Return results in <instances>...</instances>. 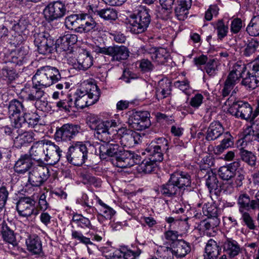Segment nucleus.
<instances>
[{
  "mask_svg": "<svg viewBox=\"0 0 259 259\" xmlns=\"http://www.w3.org/2000/svg\"><path fill=\"white\" fill-rule=\"evenodd\" d=\"M250 210L239 211L241 214V220L244 225L250 230H254L255 228L254 221L249 213Z\"/></svg>",
  "mask_w": 259,
  "mask_h": 259,
  "instance_id": "48",
  "label": "nucleus"
},
{
  "mask_svg": "<svg viewBox=\"0 0 259 259\" xmlns=\"http://www.w3.org/2000/svg\"><path fill=\"white\" fill-rule=\"evenodd\" d=\"M141 161V156L131 151L122 150L119 155L112 159L113 164L120 168H127L139 164Z\"/></svg>",
  "mask_w": 259,
  "mask_h": 259,
  "instance_id": "12",
  "label": "nucleus"
},
{
  "mask_svg": "<svg viewBox=\"0 0 259 259\" xmlns=\"http://www.w3.org/2000/svg\"><path fill=\"white\" fill-rule=\"evenodd\" d=\"M170 177L180 191L185 190L186 188L189 187L191 185V177L186 171L181 170L175 171L170 175Z\"/></svg>",
  "mask_w": 259,
  "mask_h": 259,
  "instance_id": "20",
  "label": "nucleus"
},
{
  "mask_svg": "<svg viewBox=\"0 0 259 259\" xmlns=\"http://www.w3.org/2000/svg\"><path fill=\"white\" fill-rule=\"evenodd\" d=\"M61 79V75L57 68L50 66L40 67L37 69L32 77V86L26 99L32 101H36L35 107L42 110V107H45L47 104L45 102H43L41 106H38V104L41 102L40 99L45 94L43 88L49 87L59 81L61 82L55 87L57 90L61 91V93H63L62 90L64 88L67 90L70 88V83L62 81Z\"/></svg>",
  "mask_w": 259,
  "mask_h": 259,
  "instance_id": "1",
  "label": "nucleus"
},
{
  "mask_svg": "<svg viewBox=\"0 0 259 259\" xmlns=\"http://www.w3.org/2000/svg\"><path fill=\"white\" fill-rule=\"evenodd\" d=\"M171 82L167 80H161L158 82L156 89V96L159 100L167 97L171 93Z\"/></svg>",
  "mask_w": 259,
  "mask_h": 259,
  "instance_id": "39",
  "label": "nucleus"
},
{
  "mask_svg": "<svg viewBox=\"0 0 259 259\" xmlns=\"http://www.w3.org/2000/svg\"><path fill=\"white\" fill-rule=\"evenodd\" d=\"M170 245L175 255L177 257H183L191 251L190 244L184 240L176 241Z\"/></svg>",
  "mask_w": 259,
  "mask_h": 259,
  "instance_id": "32",
  "label": "nucleus"
},
{
  "mask_svg": "<svg viewBox=\"0 0 259 259\" xmlns=\"http://www.w3.org/2000/svg\"><path fill=\"white\" fill-rule=\"evenodd\" d=\"M159 193L165 197H176L180 194V190L170 177L168 181L158 188Z\"/></svg>",
  "mask_w": 259,
  "mask_h": 259,
  "instance_id": "22",
  "label": "nucleus"
},
{
  "mask_svg": "<svg viewBox=\"0 0 259 259\" xmlns=\"http://www.w3.org/2000/svg\"><path fill=\"white\" fill-rule=\"evenodd\" d=\"M93 65V57L89 52H84L79 54L77 63L73 65V68L78 70L85 71Z\"/></svg>",
  "mask_w": 259,
  "mask_h": 259,
  "instance_id": "31",
  "label": "nucleus"
},
{
  "mask_svg": "<svg viewBox=\"0 0 259 259\" xmlns=\"http://www.w3.org/2000/svg\"><path fill=\"white\" fill-rule=\"evenodd\" d=\"M224 128L219 121L211 122L206 132L205 139L207 141H213L223 135Z\"/></svg>",
  "mask_w": 259,
  "mask_h": 259,
  "instance_id": "34",
  "label": "nucleus"
},
{
  "mask_svg": "<svg viewBox=\"0 0 259 259\" xmlns=\"http://www.w3.org/2000/svg\"><path fill=\"white\" fill-rule=\"evenodd\" d=\"M229 112L237 118L245 120H253L255 115L252 112V108L247 102L239 100L233 103L229 108Z\"/></svg>",
  "mask_w": 259,
  "mask_h": 259,
  "instance_id": "10",
  "label": "nucleus"
},
{
  "mask_svg": "<svg viewBox=\"0 0 259 259\" xmlns=\"http://www.w3.org/2000/svg\"><path fill=\"white\" fill-rule=\"evenodd\" d=\"M223 139L221 144L215 146L213 149L214 153L219 155L223 153L225 150L231 147L233 144V138L228 132L225 133L223 135Z\"/></svg>",
  "mask_w": 259,
  "mask_h": 259,
  "instance_id": "40",
  "label": "nucleus"
},
{
  "mask_svg": "<svg viewBox=\"0 0 259 259\" xmlns=\"http://www.w3.org/2000/svg\"><path fill=\"white\" fill-rule=\"evenodd\" d=\"M241 69V74L240 75L239 78L241 77L242 80L241 83L243 85L245 86L246 88L254 89L259 86V80L255 78L254 75L250 74V70H248L246 73H245L244 69L245 67L239 65Z\"/></svg>",
  "mask_w": 259,
  "mask_h": 259,
  "instance_id": "37",
  "label": "nucleus"
},
{
  "mask_svg": "<svg viewBox=\"0 0 259 259\" xmlns=\"http://www.w3.org/2000/svg\"><path fill=\"white\" fill-rule=\"evenodd\" d=\"M219 63L216 58L209 59L204 66V70L210 76H215L218 71Z\"/></svg>",
  "mask_w": 259,
  "mask_h": 259,
  "instance_id": "45",
  "label": "nucleus"
},
{
  "mask_svg": "<svg viewBox=\"0 0 259 259\" xmlns=\"http://www.w3.org/2000/svg\"><path fill=\"white\" fill-rule=\"evenodd\" d=\"M64 37L63 36L58 38L55 44V49L57 51H66L69 50L70 47L67 41L64 42Z\"/></svg>",
  "mask_w": 259,
  "mask_h": 259,
  "instance_id": "60",
  "label": "nucleus"
},
{
  "mask_svg": "<svg viewBox=\"0 0 259 259\" xmlns=\"http://www.w3.org/2000/svg\"><path fill=\"white\" fill-rule=\"evenodd\" d=\"M258 48V41L256 39L251 38L247 41L243 54L245 56H250L254 53Z\"/></svg>",
  "mask_w": 259,
  "mask_h": 259,
  "instance_id": "50",
  "label": "nucleus"
},
{
  "mask_svg": "<svg viewBox=\"0 0 259 259\" xmlns=\"http://www.w3.org/2000/svg\"><path fill=\"white\" fill-rule=\"evenodd\" d=\"M139 68L144 73L150 72L154 69L153 64L147 59L141 60L139 61Z\"/></svg>",
  "mask_w": 259,
  "mask_h": 259,
  "instance_id": "59",
  "label": "nucleus"
},
{
  "mask_svg": "<svg viewBox=\"0 0 259 259\" xmlns=\"http://www.w3.org/2000/svg\"><path fill=\"white\" fill-rule=\"evenodd\" d=\"M214 28L217 31L218 39L222 40L228 34L229 28L225 24L223 20H219L216 23Z\"/></svg>",
  "mask_w": 259,
  "mask_h": 259,
  "instance_id": "49",
  "label": "nucleus"
},
{
  "mask_svg": "<svg viewBox=\"0 0 259 259\" xmlns=\"http://www.w3.org/2000/svg\"><path fill=\"white\" fill-rule=\"evenodd\" d=\"M116 135L123 148L132 147L141 142L140 134L125 127H118Z\"/></svg>",
  "mask_w": 259,
  "mask_h": 259,
  "instance_id": "11",
  "label": "nucleus"
},
{
  "mask_svg": "<svg viewBox=\"0 0 259 259\" xmlns=\"http://www.w3.org/2000/svg\"><path fill=\"white\" fill-rule=\"evenodd\" d=\"M204 215L207 218L218 217V209L213 205H204L202 208Z\"/></svg>",
  "mask_w": 259,
  "mask_h": 259,
  "instance_id": "58",
  "label": "nucleus"
},
{
  "mask_svg": "<svg viewBox=\"0 0 259 259\" xmlns=\"http://www.w3.org/2000/svg\"><path fill=\"white\" fill-rule=\"evenodd\" d=\"M93 52L111 56L112 61L124 60L129 56L128 50L124 46L114 45L108 47L96 46L93 49Z\"/></svg>",
  "mask_w": 259,
  "mask_h": 259,
  "instance_id": "8",
  "label": "nucleus"
},
{
  "mask_svg": "<svg viewBox=\"0 0 259 259\" xmlns=\"http://www.w3.org/2000/svg\"><path fill=\"white\" fill-rule=\"evenodd\" d=\"M80 130V126L77 124H64L56 131L55 136L59 140L69 141L74 139Z\"/></svg>",
  "mask_w": 259,
  "mask_h": 259,
  "instance_id": "17",
  "label": "nucleus"
},
{
  "mask_svg": "<svg viewBox=\"0 0 259 259\" xmlns=\"http://www.w3.org/2000/svg\"><path fill=\"white\" fill-rule=\"evenodd\" d=\"M32 160L28 154L21 155L15 163L14 171L19 174H24L28 171L32 166Z\"/></svg>",
  "mask_w": 259,
  "mask_h": 259,
  "instance_id": "25",
  "label": "nucleus"
},
{
  "mask_svg": "<svg viewBox=\"0 0 259 259\" xmlns=\"http://www.w3.org/2000/svg\"><path fill=\"white\" fill-rule=\"evenodd\" d=\"M127 123L130 128L137 131H142L150 127L151 124L150 113L146 111L133 112L129 116Z\"/></svg>",
  "mask_w": 259,
  "mask_h": 259,
  "instance_id": "9",
  "label": "nucleus"
},
{
  "mask_svg": "<svg viewBox=\"0 0 259 259\" xmlns=\"http://www.w3.org/2000/svg\"><path fill=\"white\" fill-rule=\"evenodd\" d=\"M150 10L144 6H141L136 15L133 14L126 19V23L131 32L139 34L145 32L151 22Z\"/></svg>",
  "mask_w": 259,
  "mask_h": 259,
  "instance_id": "4",
  "label": "nucleus"
},
{
  "mask_svg": "<svg viewBox=\"0 0 259 259\" xmlns=\"http://www.w3.org/2000/svg\"><path fill=\"white\" fill-rule=\"evenodd\" d=\"M204 259H217L221 251V248L217 242L210 239L205 246Z\"/></svg>",
  "mask_w": 259,
  "mask_h": 259,
  "instance_id": "38",
  "label": "nucleus"
},
{
  "mask_svg": "<svg viewBox=\"0 0 259 259\" xmlns=\"http://www.w3.org/2000/svg\"><path fill=\"white\" fill-rule=\"evenodd\" d=\"M157 161H152L150 158L144 160L139 166V170L145 174H149L154 171L157 166Z\"/></svg>",
  "mask_w": 259,
  "mask_h": 259,
  "instance_id": "47",
  "label": "nucleus"
},
{
  "mask_svg": "<svg viewBox=\"0 0 259 259\" xmlns=\"http://www.w3.org/2000/svg\"><path fill=\"white\" fill-rule=\"evenodd\" d=\"M172 8L161 7L157 14V17L162 20H167L171 17Z\"/></svg>",
  "mask_w": 259,
  "mask_h": 259,
  "instance_id": "56",
  "label": "nucleus"
},
{
  "mask_svg": "<svg viewBox=\"0 0 259 259\" xmlns=\"http://www.w3.org/2000/svg\"><path fill=\"white\" fill-rule=\"evenodd\" d=\"M175 9L176 16L178 20L183 21L188 17V10L191 6V0H177Z\"/></svg>",
  "mask_w": 259,
  "mask_h": 259,
  "instance_id": "33",
  "label": "nucleus"
},
{
  "mask_svg": "<svg viewBox=\"0 0 259 259\" xmlns=\"http://www.w3.org/2000/svg\"><path fill=\"white\" fill-rule=\"evenodd\" d=\"M34 134L27 132L19 135L14 140V144L17 148H20L25 144L29 143L34 140Z\"/></svg>",
  "mask_w": 259,
  "mask_h": 259,
  "instance_id": "42",
  "label": "nucleus"
},
{
  "mask_svg": "<svg viewBox=\"0 0 259 259\" xmlns=\"http://www.w3.org/2000/svg\"><path fill=\"white\" fill-rule=\"evenodd\" d=\"M203 96L201 94H196L190 100V105L195 108H198L202 103Z\"/></svg>",
  "mask_w": 259,
  "mask_h": 259,
  "instance_id": "64",
  "label": "nucleus"
},
{
  "mask_svg": "<svg viewBox=\"0 0 259 259\" xmlns=\"http://www.w3.org/2000/svg\"><path fill=\"white\" fill-rule=\"evenodd\" d=\"M146 151L149 153V158L152 161L161 162L163 159V151H161L155 145L154 142H151L146 149Z\"/></svg>",
  "mask_w": 259,
  "mask_h": 259,
  "instance_id": "41",
  "label": "nucleus"
},
{
  "mask_svg": "<svg viewBox=\"0 0 259 259\" xmlns=\"http://www.w3.org/2000/svg\"><path fill=\"white\" fill-rule=\"evenodd\" d=\"M35 201L30 197H21L16 203V209L18 214L23 217H28L32 214H38L35 207Z\"/></svg>",
  "mask_w": 259,
  "mask_h": 259,
  "instance_id": "14",
  "label": "nucleus"
},
{
  "mask_svg": "<svg viewBox=\"0 0 259 259\" xmlns=\"http://www.w3.org/2000/svg\"><path fill=\"white\" fill-rule=\"evenodd\" d=\"M98 16L105 20H115L117 18V12L114 9L109 7L100 9Z\"/></svg>",
  "mask_w": 259,
  "mask_h": 259,
  "instance_id": "46",
  "label": "nucleus"
},
{
  "mask_svg": "<svg viewBox=\"0 0 259 259\" xmlns=\"http://www.w3.org/2000/svg\"><path fill=\"white\" fill-rule=\"evenodd\" d=\"M106 143L105 145H102L100 147V154L102 158L105 159L106 157L105 156L106 155L115 158L120 152H122L123 148L120 147L118 144L109 142Z\"/></svg>",
  "mask_w": 259,
  "mask_h": 259,
  "instance_id": "24",
  "label": "nucleus"
},
{
  "mask_svg": "<svg viewBox=\"0 0 259 259\" xmlns=\"http://www.w3.org/2000/svg\"><path fill=\"white\" fill-rule=\"evenodd\" d=\"M240 165V161H236L226 166H222L218 170V175L223 180H230L236 175V171Z\"/></svg>",
  "mask_w": 259,
  "mask_h": 259,
  "instance_id": "28",
  "label": "nucleus"
},
{
  "mask_svg": "<svg viewBox=\"0 0 259 259\" xmlns=\"http://www.w3.org/2000/svg\"><path fill=\"white\" fill-rule=\"evenodd\" d=\"M28 112L24 103L17 99L11 100L8 106V113L13 125L15 127L17 121Z\"/></svg>",
  "mask_w": 259,
  "mask_h": 259,
  "instance_id": "16",
  "label": "nucleus"
},
{
  "mask_svg": "<svg viewBox=\"0 0 259 259\" xmlns=\"http://www.w3.org/2000/svg\"><path fill=\"white\" fill-rule=\"evenodd\" d=\"M34 43L40 54L49 55L55 50L54 40L49 33L41 32L33 35Z\"/></svg>",
  "mask_w": 259,
  "mask_h": 259,
  "instance_id": "7",
  "label": "nucleus"
},
{
  "mask_svg": "<svg viewBox=\"0 0 259 259\" xmlns=\"http://www.w3.org/2000/svg\"><path fill=\"white\" fill-rule=\"evenodd\" d=\"M220 223L218 217L207 218L201 221L199 225L200 229L207 235L213 236L216 233L217 227Z\"/></svg>",
  "mask_w": 259,
  "mask_h": 259,
  "instance_id": "23",
  "label": "nucleus"
},
{
  "mask_svg": "<svg viewBox=\"0 0 259 259\" xmlns=\"http://www.w3.org/2000/svg\"><path fill=\"white\" fill-rule=\"evenodd\" d=\"M28 156L37 162L45 160V140L34 142L29 151Z\"/></svg>",
  "mask_w": 259,
  "mask_h": 259,
  "instance_id": "21",
  "label": "nucleus"
},
{
  "mask_svg": "<svg viewBox=\"0 0 259 259\" xmlns=\"http://www.w3.org/2000/svg\"><path fill=\"white\" fill-rule=\"evenodd\" d=\"M245 253L247 257L248 258L252 257L253 259H255L259 247V242L247 243L245 244Z\"/></svg>",
  "mask_w": 259,
  "mask_h": 259,
  "instance_id": "52",
  "label": "nucleus"
},
{
  "mask_svg": "<svg viewBox=\"0 0 259 259\" xmlns=\"http://www.w3.org/2000/svg\"><path fill=\"white\" fill-rule=\"evenodd\" d=\"M121 252L122 256L124 259H135L141 253V250L139 249H137L136 250L127 249L126 251L122 250Z\"/></svg>",
  "mask_w": 259,
  "mask_h": 259,
  "instance_id": "63",
  "label": "nucleus"
},
{
  "mask_svg": "<svg viewBox=\"0 0 259 259\" xmlns=\"http://www.w3.org/2000/svg\"><path fill=\"white\" fill-rule=\"evenodd\" d=\"M224 251L230 257H234L241 252L239 243L232 238H227L223 245Z\"/></svg>",
  "mask_w": 259,
  "mask_h": 259,
  "instance_id": "35",
  "label": "nucleus"
},
{
  "mask_svg": "<svg viewBox=\"0 0 259 259\" xmlns=\"http://www.w3.org/2000/svg\"><path fill=\"white\" fill-rule=\"evenodd\" d=\"M73 98L71 95L68 96L65 100H61L56 103V106L60 110L70 112V108L73 107Z\"/></svg>",
  "mask_w": 259,
  "mask_h": 259,
  "instance_id": "54",
  "label": "nucleus"
},
{
  "mask_svg": "<svg viewBox=\"0 0 259 259\" xmlns=\"http://www.w3.org/2000/svg\"><path fill=\"white\" fill-rule=\"evenodd\" d=\"M1 226V233L3 238L5 241L13 244L16 242L14 232L15 227L14 223L8 220L4 221Z\"/></svg>",
  "mask_w": 259,
  "mask_h": 259,
  "instance_id": "29",
  "label": "nucleus"
},
{
  "mask_svg": "<svg viewBox=\"0 0 259 259\" xmlns=\"http://www.w3.org/2000/svg\"><path fill=\"white\" fill-rule=\"evenodd\" d=\"M239 150V154L242 161L251 166H255L256 157L252 152L245 150L244 147H241Z\"/></svg>",
  "mask_w": 259,
  "mask_h": 259,
  "instance_id": "44",
  "label": "nucleus"
},
{
  "mask_svg": "<svg viewBox=\"0 0 259 259\" xmlns=\"http://www.w3.org/2000/svg\"><path fill=\"white\" fill-rule=\"evenodd\" d=\"M65 24L68 29L80 33H93L99 31V25L88 14L68 16L65 18Z\"/></svg>",
  "mask_w": 259,
  "mask_h": 259,
  "instance_id": "3",
  "label": "nucleus"
},
{
  "mask_svg": "<svg viewBox=\"0 0 259 259\" xmlns=\"http://www.w3.org/2000/svg\"><path fill=\"white\" fill-rule=\"evenodd\" d=\"M71 237L72 239H76L79 241L80 243H83L86 245L89 244L94 245L91 241L90 238L83 236L80 232L76 230H72Z\"/></svg>",
  "mask_w": 259,
  "mask_h": 259,
  "instance_id": "55",
  "label": "nucleus"
},
{
  "mask_svg": "<svg viewBox=\"0 0 259 259\" xmlns=\"http://www.w3.org/2000/svg\"><path fill=\"white\" fill-rule=\"evenodd\" d=\"M62 151L54 143L45 140V161L50 164H55L60 160Z\"/></svg>",
  "mask_w": 259,
  "mask_h": 259,
  "instance_id": "18",
  "label": "nucleus"
},
{
  "mask_svg": "<svg viewBox=\"0 0 259 259\" xmlns=\"http://www.w3.org/2000/svg\"><path fill=\"white\" fill-rule=\"evenodd\" d=\"M65 5L60 1H55L49 4L44 10L45 19L48 22L62 18L66 14Z\"/></svg>",
  "mask_w": 259,
  "mask_h": 259,
  "instance_id": "13",
  "label": "nucleus"
},
{
  "mask_svg": "<svg viewBox=\"0 0 259 259\" xmlns=\"http://www.w3.org/2000/svg\"><path fill=\"white\" fill-rule=\"evenodd\" d=\"M118 123L114 119L101 121L95 127V137L103 142H110L113 136L116 135Z\"/></svg>",
  "mask_w": 259,
  "mask_h": 259,
  "instance_id": "5",
  "label": "nucleus"
},
{
  "mask_svg": "<svg viewBox=\"0 0 259 259\" xmlns=\"http://www.w3.org/2000/svg\"><path fill=\"white\" fill-rule=\"evenodd\" d=\"M66 156L69 163L80 166L88 159V148L82 142H76L69 147Z\"/></svg>",
  "mask_w": 259,
  "mask_h": 259,
  "instance_id": "6",
  "label": "nucleus"
},
{
  "mask_svg": "<svg viewBox=\"0 0 259 259\" xmlns=\"http://www.w3.org/2000/svg\"><path fill=\"white\" fill-rule=\"evenodd\" d=\"M100 95L98 86L91 82H83L82 88L77 90L71 96L73 98V107L83 109L96 103Z\"/></svg>",
  "mask_w": 259,
  "mask_h": 259,
  "instance_id": "2",
  "label": "nucleus"
},
{
  "mask_svg": "<svg viewBox=\"0 0 259 259\" xmlns=\"http://www.w3.org/2000/svg\"><path fill=\"white\" fill-rule=\"evenodd\" d=\"M247 130L249 132L248 134L244 136L243 139L242 145L244 141L246 142L247 141L250 139L251 136H252V140L259 141V125L253 124Z\"/></svg>",
  "mask_w": 259,
  "mask_h": 259,
  "instance_id": "53",
  "label": "nucleus"
},
{
  "mask_svg": "<svg viewBox=\"0 0 259 259\" xmlns=\"http://www.w3.org/2000/svg\"><path fill=\"white\" fill-rule=\"evenodd\" d=\"M241 69L239 65H236L229 74L222 90L223 97L228 96L233 89L241 74Z\"/></svg>",
  "mask_w": 259,
  "mask_h": 259,
  "instance_id": "19",
  "label": "nucleus"
},
{
  "mask_svg": "<svg viewBox=\"0 0 259 259\" xmlns=\"http://www.w3.org/2000/svg\"><path fill=\"white\" fill-rule=\"evenodd\" d=\"M27 249L32 253L39 254L42 251L40 238L36 234L30 235L26 239Z\"/></svg>",
  "mask_w": 259,
  "mask_h": 259,
  "instance_id": "36",
  "label": "nucleus"
},
{
  "mask_svg": "<svg viewBox=\"0 0 259 259\" xmlns=\"http://www.w3.org/2000/svg\"><path fill=\"white\" fill-rule=\"evenodd\" d=\"M151 142H154L155 146H156V147L162 151L164 152L168 149V141L163 137L155 139Z\"/></svg>",
  "mask_w": 259,
  "mask_h": 259,
  "instance_id": "61",
  "label": "nucleus"
},
{
  "mask_svg": "<svg viewBox=\"0 0 259 259\" xmlns=\"http://www.w3.org/2000/svg\"><path fill=\"white\" fill-rule=\"evenodd\" d=\"M149 54L152 61L158 65H162L167 62L169 54L166 50L162 48H152L150 49Z\"/></svg>",
  "mask_w": 259,
  "mask_h": 259,
  "instance_id": "30",
  "label": "nucleus"
},
{
  "mask_svg": "<svg viewBox=\"0 0 259 259\" xmlns=\"http://www.w3.org/2000/svg\"><path fill=\"white\" fill-rule=\"evenodd\" d=\"M1 73L4 79L7 80L8 82H11L17 77V73L15 69L9 66L4 67Z\"/></svg>",
  "mask_w": 259,
  "mask_h": 259,
  "instance_id": "51",
  "label": "nucleus"
},
{
  "mask_svg": "<svg viewBox=\"0 0 259 259\" xmlns=\"http://www.w3.org/2000/svg\"><path fill=\"white\" fill-rule=\"evenodd\" d=\"M49 176V170L47 166L35 167L29 173L28 182L33 187H39Z\"/></svg>",
  "mask_w": 259,
  "mask_h": 259,
  "instance_id": "15",
  "label": "nucleus"
},
{
  "mask_svg": "<svg viewBox=\"0 0 259 259\" xmlns=\"http://www.w3.org/2000/svg\"><path fill=\"white\" fill-rule=\"evenodd\" d=\"M39 116L37 114L32 113V114H24L23 116L19 118V120L17 121L15 127L19 128L22 127H28L30 128L34 127L36 125L39 121Z\"/></svg>",
  "mask_w": 259,
  "mask_h": 259,
  "instance_id": "27",
  "label": "nucleus"
},
{
  "mask_svg": "<svg viewBox=\"0 0 259 259\" xmlns=\"http://www.w3.org/2000/svg\"><path fill=\"white\" fill-rule=\"evenodd\" d=\"M237 204L239 211L256 210L257 202L255 199L250 200L249 196L246 193H242L239 195Z\"/></svg>",
  "mask_w": 259,
  "mask_h": 259,
  "instance_id": "26",
  "label": "nucleus"
},
{
  "mask_svg": "<svg viewBox=\"0 0 259 259\" xmlns=\"http://www.w3.org/2000/svg\"><path fill=\"white\" fill-rule=\"evenodd\" d=\"M207 177L206 179V185L208 187L210 192L213 190L220 191L221 184L217 179V175L212 172L207 171Z\"/></svg>",
  "mask_w": 259,
  "mask_h": 259,
  "instance_id": "43",
  "label": "nucleus"
},
{
  "mask_svg": "<svg viewBox=\"0 0 259 259\" xmlns=\"http://www.w3.org/2000/svg\"><path fill=\"white\" fill-rule=\"evenodd\" d=\"M160 254V257L162 259H173L174 255H175L173 250H172V247H165L162 249L158 251Z\"/></svg>",
  "mask_w": 259,
  "mask_h": 259,
  "instance_id": "62",
  "label": "nucleus"
},
{
  "mask_svg": "<svg viewBox=\"0 0 259 259\" xmlns=\"http://www.w3.org/2000/svg\"><path fill=\"white\" fill-rule=\"evenodd\" d=\"M82 182L84 184H91L95 186H98L100 181L96 177L91 175L89 173H82L80 175Z\"/></svg>",
  "mask_w": 259,
  "mask_h": 259,
  "instance_id": "57",
  "label": "nucleus"
}]
</instances>
